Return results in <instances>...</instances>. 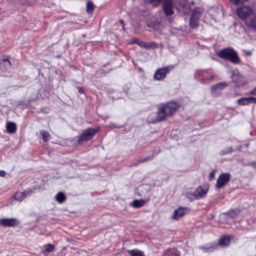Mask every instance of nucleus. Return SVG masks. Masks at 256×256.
<instances>
[{
    "instance_id": "nucleus-8",
    "label": "nucleus",
    "mask_w": 256,
    "mask_h": 256,
    "mask_svg": "<svg viewBox=\"0 0 256 256\" xmlns=\"http://www.w3.org/2000/svg\"><path fill=\"white\" fill-rule=\"evenodd\" d=\"M230 174L228 173H224L219 176L216 183V187L220 188L226 185L230 180Z\"/></svg>"
},
{
    "instance_id": "nucleus-18",
    "label": "nucleus",
    "mask_w": 256,
    "mask_h": 256,
    "mask_svg": "<svg viewBox=\"0 0 256 256\" xmlns=\"http://www.w3.org/2000/svg\"><path fill=\"white\" fill-rule=\"evenodd\" d=\"M54 249V246L53 244H48L43 246L42 248V253L45 255L48 253L52 252Z\"/></svg>"
},
{
    "instance_id": "nucleus-11",
    "label": "nucleus",
    "mask_w": 256,
    "mask_h": 256,
    "mask_svg": "<svg viewBox=\"0 0 256 256\" xmlns=\"http://www.w3.org/2000/svg\"><path fill=\"white\" fill-rule=\"evenodd\" d=\"M236 102L237 104L240 106H246L252 103L256 104L255 97H242L238 99Z\"/></svg>"
},
{
    "instance_id": "nucleus-27",
    "label": "nucleus",
    "mask_w": 256,
    "mask_h": 256,
    "mask_svg": "<svg viewBox=\"0 0 256 256\" xmlns=\"http://www.w3.org/2000/svg\"><path fill=\"white\" fill-rule=\"evenodd\" d=\"M238 214L239 210H230L226 214H223L222 216H228L233 218H236Z\"/></svg>"
},
{
    "instance_id": "nucleus-1",
    "label": "nucleus",
    "mask_w": 256,
    "mask_h": 256,
    "mask_svg": "<svg viewBox=\"0 0 256 256\" xmlns=\"http://www.w3.org/2000/svg\"><path fill=\"white\" fill-rule=\"evenodd\" d=\"M178 108V105L174 102H169L161 105L157 112V120L161 121L170 116L176 112Z\"/></svg>"
},
{
    "instance_id": "nucleus-41",
    "label": "nucleus",
    "mask_w": 256,
    "mask_h": 256,
    "mask_svg": "<svg viewBox=\"0 0 256 256\" xmlns=\"http://www.w3.org/2000/svg\"><path fill=\"white\" fill-rule=\"evenodd\" d=\"M79 92H80V93H83V92H84L83 90H82V88H80L79 89Z\"/></svg>"
},
{
    "instance_id": "nucleus-9",
    "label": "nucleus",
    "mask_w": 256,
    "mask_h": 256,
    "mask_svg": "<svg viewBox=\"0 0 256 256\" xmlns=\"http://www.w3.org/2000/svg\"><path fill=\"white\" fill-rule=\"evenodd\" d=\"M189 209L188 208L179 207L175 210L172 216V218L174 220H178L188 213Z\"/></svg>"
},
{
    "instance_id": "nucleus-16",
    "label": "nucleus",
    "mask_w": 256,
    "mask_h": 256,
    "mask_svg": "<svg viewBox=\"0 0 256 256\" xmlns=\"http://www.w3.org/2000/svg\"><path fill=\"white\" fill-rule=\"evenodd\" d=\"M11 62L7 58H3L0 60V69L5 71L10 68Z\"/></svg>"
},
{
    "instance_id": "nucleus-15",
    "label": "nucleus",
    "mask_w": 256,
    "mask_h": 256,
    "mask_svg": "<svg viewBox=\"0 0 256 256\" xmlns=\"http://www.w3.org/2000/svg\"><path fill=\"white\" fill-rule=\"evenodd\" d=\"M245 23L248 27L256 30V13L248 20H246Z\"/></svg>"
},
{
    "instance_id": "nucleus-21",
    "label": "nucleus",
    "mask_w": 256,
    "mask_h": 256,
    "mask_svg": "<svg viewBox=\"0 0 256 256\" xmlns=\"http://www.w3.org/2000/svg\"><path fill=\"white\" fill-rule=\"evenodd\" d=\"M202 14V10L200 8H195L192 14V16L190 18H192V20L196 19L199 20L200 17L201 16Z\"/></svg>"
},
{
    "instance_id": "nucleus-10",
    "label": "nucleus",
    "mask_w": 256,
    "mask_h": 256,
    "mask_svg": "<svg viewBox=\"0 0 256 256\" xmlns=\"http://www.w3.org/2000/svg\"><path fill=\"white\" fill-rule=\"evenodd\" d=\"M190 8V3L188 0H179L178 10L184 14H188Z\"/></svg>"
},
{
    "instance_id": "nucleus-7",
    "label": "nucleus",
    "mask_w": 256,
    "mask_h": 256,
    "mask_svg": "<svg viewBox=\"0 0 256 256\" xmlns=\"http://www.w3.org/2000/svg\"><path fill=\"white\" fill-rule=\"evenodd\" d=\"M162 8L166 16H171L173 14L174 6L172 0H165L164 1Z\"/></svg>"
},
{
    "instance_id": "nucleus-36",
    "label": "nucleus",
    "mask_w": 256,
    "mask_h": 256,
    "mask_svg": "<svg viewBox=\"0 0 256 256\" xmlns=\"http://www.w3.org/2000/svg\"><path fill=\"white\" fill-rule=\"evenodd\" d=\"M204 73V72L203 70H198L196 72V74L198 76H203Z\"/></svg>"
},
{
    "instance_id": "nucleus-25",
    "label": "nucleus",
    "mask_w": 256,
    "mask_h": 256,
    "mask_svg": "<svg viewBox=\"0 0 256 256\" xmlns=\"http://www.w3.org/2000/svg\"><path fill=\"white\" fill-rule=\"evenodd\" d=\"M230 238L228 236H224L218 240V244L222 246H226L229 244Z\"/></svg>"
},
{
    "instance_id": "nucleus-38",
    "label": "nucleus",
    "mask_w": 256,
    "mask_h": 256,
    "mask_svg": "<svg viewBox=\"0 0 256 256\" xmlns=\"http://www.w3.org/2000/svg\"><path fill=\"white\" fill-rule=\"evenodd\" d=\"M6 172L4 170H0V176L4 177L6 176Z\"/></svg>"
},
{
    "instance_id": "nucleus-6",
    "label": "nucleus",
    "mask_w": 256,
    "mask_h": 256,
    "mask_svg": "<svg viewBox=\"0 0 256 256\" xmlns=\"http://www.w3.org/2000/svg\"><path fill=\"white\" fill-rule=\"evenodd\" d=\"M174 68V66L170 65L166 67L159 68L156 72L154 76L155 79L162 80L164 79L171 70Z\"/></svg>"
},
{
    "instance_id": "nucleus-33",
    "label": "nucleus",
    "mask_w": 256,
    "mask_h": 256,
    "mask_svg": "<svg viewBox=\"0 0 256 256\" xmlns=\"http://www.w3.org/2000/svg\"><path fill=\"white\" fill-rule=\"evenodd\" d=\"M150 158L149 157H148V158H141V159H140L138 162H136V164H134V165L136 166V165H138V164L140 163H141V162H146L148 160H150Z\"/></svg>"
},
{
    "instance_id": "nucleus-19",
    "label": "nucleus",
    "mask_w": 256,
    "mask_h": 256,
    "mask_svg": "<svg viewBox=\"0 0 256 256\" xmlns=\"http://www.w3.org/2000/svg\"><path fill=\"white\" fill-rule=\"evenodd\" d=\"M7 131L10 134L14 133L16 130V126L14 122H8L6 125Z\"/></svg>"
},
{
    "instance_id": "nucleus-44",
    "label": "nucleus",
    "mask_w": 256,
    "mask_h": 256,
    "mask_svg": "<svg viewBox=\"0 0 256 256\" xmlns=\"http://www.w3.org/2000/svg\"><path fill=\"white\" fill-rule=\"evenodd\" d=\"M251 54V53H250V52H247V54Z\"/></svg>"
},
{
    "instance_id": "nucleus-14",
    "label": "nucleus",
    "mask_w": 256,
    "mask_h": 256,
    "mask_svg": "<svg viewBox=\"0 0 256 256\" xmlns=\"http://www.w3.org/2000/svg\"><path fill=\"white\" fill-rule=\"evenodd\" d=\"M138 46L147 50L156 49L158 48V44L153 42H139Z\"/></svg>"
},
{
    "instance_id": "nucleus-23",
    "label": "nucleus",
    "mask_w": 256,
    "mask_h": 256,
    "mask_svg": "<svg viewBox=\"0 0 256 256\" xmlns=\"http://www.w3.org/2000/svg\"><path fill=\"white\" fill-rule=\"evenodd\" d=\"M56 200L60 204L63 203L66 200V195L62 192H59L56 196Z\"/></svg>"
},
{
    "instance_id": "nucleus-30",
    "label": "nucleus",
    "mask_w": 256,
    "mask_h": 256,
    "mask_svg": "<svg viewBox=\"0 0 256 256\" xmlns=\"http://www.w3.org/2000/svg\"><path fill=\"white\" fill-rule=\"evenodd\" d=\"M167 256H179V252L176 249H172L168 250L166 254Z\"/></svg>"
},
{
    "instance_id": "nucleus-20",
    "label": "nucleus",
    "mask_w": 256,
    "mask_h": 256,
    "mask_svg": "<svg viewBox=\"0 0 256 256\" xmlns=\"http://www.w3.org/2000/svg\"><path fill=\"white\" fill-rule=\"evenodd\" d=\"M28 194V193H27L26 191L22 192H16L14 194V199L16 200L21 202L26 197Z\"/></svg>"
},
{
    "instance_id": "nucleus-24",
    "label": "nucleus",
    "mask_w": 256,
    "mask_h": 256,
    "mask_svg": "<svg viewBox=\"0 0 256 256\" xmlns=\"http://www.w3.org/2000/svg\"><path fill=\"white\" fill-rule=\"evenodd\" d=\"M145 202L142 200H134L132 204V207L135 208H140L144 204Z\"/></svg>"
},
{
    "instance_id": "nucleus-42",
    "label": "nucleus",
    "mask_w": 256,
    "mask_h": 256,
    "mask_svg": "<svg viewBox=\"0 0 256 256\" xmlns=\"http://www.w3.org/2000/svg\"><path fill=\"white\" fill-rule=\"evenodd\" d=\"M120 22L122 24H124V22H123V20H120Z\"/></svg>"
},
{
    "instance_id": "nucleus-32",
    "label": "nucleus",
    "mask_w": 256,
    "mask_h": 256,
    "mask_svg": "<svg viewBox=\"0 0 256 256\" xmlns=\"http://www.w3.org/2000/svg\"><path fill=\"white\" fill-rule=\"evenodd\" d=\"M230 1L235 5H238L247 2L248 0H230Z\"/></svg>"
},
{
    "instance_id": "nucleus-46",
    "label": "nucleus",
    "mask_w": 256,
    "mask_h": 256,
    "mask_svg": "<svg viewBox=\"0 0 256 256\" xmlns=\"http://www.w3.org/2000/svg\"><path fill=\"white\" fill-rule=\"evenodd\" d=\"M165 256H167L166 255Z\"/></svg>"
},
{
    "instance_id": "nucleus-12",
    "label": "nucleus",
    "mask_w": 256,
    "mask_h": 256,
    "mask_svg": "<svg viewBox=\"0 0 256 256\" xmlns=\"http://www.w3.org/2000/svg\"><path fill=\"white\" fill-rule=\"evenodd\" d=\"M231 78L232 82L236 84L238 86L242 84V76L237 70H234L231 72Z\"/></svg>"
},
{
    "instance_id": "nucleus-4",
    "label": "nucleus",
    "mask_w": 256,
    "mask_h": 256,
    "mask_svg": "<svg viewBox=\"0 0 256 256\" xmlns=\"http://www.w3.org/2000/svg\"><path fill=\"white\" fill-rule=\"evenodd\" d=\"M98 130L99 128H90L84 130L79 136L78 142L80 144L92 140Z\"/></svg>"
},
{
    "instance_id": "nucleus-28",
    "label": "nucleus",
    "mask_w": 256,
    "mask_h": 256,
    "mask_svg": "<svg viewBox=\"0 0 256 256\" xmlns=\"http://www.w3.org/2000/svg\"><path fill=\"white\" fill-rule=\"evenodd\" d=\"M40 133L42 136V140L44 142H46L48 141L50 137L48 132L44 130H42L40 131Z\"/></svg>"
},
{
    "instance_id": "nucleus-13",
    "label": "nucleus",
    "mask_w": 256,
    "mask_h": 256,
    "mask_svg": "<svg viewBox=\"0 0 256 256\" xmlns=\"http://www.w3.org/2000/svg\"><path fill=\"white\" fill-rule=\"evenodd\" d=\"M19 224L16 219L11 218H2L0 220V224L4 226H15Z\"/></svg>"
},
{
    "instance_id": "nucleus-29",
    "label": "nucleus",
    "mask_w": 256,
    "mask_h": 256,
    "mask_svg": "<svg viewBox=\"0 0 256 256\" xmlns=\"http://www.w3.org/2000/svg\"><path fill=\"white\" fill-rule=\"evenodd\" d=\"M94 6L91 2H88L86 4V12L88 14L92 13L94 11Z\"/></svg>"
},
{
    "instance_id": "nucleus-3",
    "label": "nucleus",
    "mask_w": 256,
    "mask_h": 256,
    "mask_svg": "<svg viewBox=\"0 0 256 256\" xmlns=\"http://www.w3.org/2000/svg\"><path fill=\"white\" fill-rule=\"evenodd\" d=\"M209 190V186L208 184H204L199 186L196 188L193 193L187 194V197L191 198L192 196H194L196 200L202 198L206 196Z\"/></svg>"
},
{
    "instance_id": "nucleus-34",
    "label": "nucleus",
    "mask_w": 256,
    "mask_h": 256,
    "mask_svg": "<svg viewBox=\"0 0 256 256\" xmlns=\"http://www.w3.org/2000/svg\"><path fill=\"white\" fill-rule=\"evenodd\" d=\"M249 94L251 95L256 96V86L250 90Z\"/></svg>"
},
{
    "instance_id": "nucleus-2",
    "label": "nucleus",
    "mask_w": 256,
    "mask_h": 256,
    "mask_svg": "<svg viewBox=\"0 0 256 256\" xmlns=\"http://www.w3.org/2000/svg\"><path fill=\"white\" fill-rule=\"evenodd\" d=\"M218 55L220 58L228 60L234 64H238L240 62L236 52L232 48H227L220 50Z\"/></svg>"
},
{
    "instance_id": "nucleus-37",
    "label": "nucleus",
    "mask_w": 256,
    "mask_h": 256,
    "mask_svg": "<svg viewBox=\"0 0 256 256\" xmlns=\"http://www.w3.org/2000/svg\"><path fill=\"white\" fill-rule=\"evenodd\" d=\"M232 151V150L230 149V150L228 151V150H226V152H225V151H222L220 152V154H221L224 155V154H226Z\"/></svg>"
},
{
    "instance_id": "nucleus-45",
    "label": "nucleus",
    "mask_w": 256,
    "mask_h": 256,
    "mask_svg": "<svg viewBox=\"0 0 256 256\" xmlns=\"http://www.w3.org/2000/svg\"><path fill=\"white\" fill-rule=\"evenodd\" d=\"M255 102L256 104V98H255Z\"/></svg>"
},
{
    "instance_id": "nucleus-35",
    "label": "nucleus",
    "mask_w": 256,
    "mask_h": 256,
    "mask_svg": "<svg viewBox=\"0 0 256 256\" xmlns=\"http://www.w3.org/2000/svg\"><path fill=\"white\" fill-rule=\"evenodd\" d=\"M214 172H210V175H209V178L210 180H212L214 179Z\"/></svg>"
},
{
    "instance_id": "nucleus-5",
    "label": "nucleus",
    "mask_w": 256,
    "mask_h": 256,
    "mask_svg": "<svg viewBox=\"0 0 256 256\" xmlns=\"http://www.w3.org/2000/svg\"><path fill=\"white\" fill-rule=\"evenodd\" d=\"M253 12L252 8L250 6H244L236 10V14L242 20H246Z\"/></svg>"
},
{
    "instance_id": "nucleus-26",
    "label": "nucleus",
    "mask_w": 256,
    "mask_h": 256,
    "mask_svg": "<svg viewBox=\"0 0 256 256\" xmlns=\"http://www.w3.org/2000/svg\"><path fill=\"white\" fill-rule=\"evenodd\" d=\"M165 0H144L145 3L150 4L153 6H158L160 4H162Z\"/></svg>"
},
{
    "instance_id": "nucleus-22",
    "label": "nucleus",
    "mask_w": 256,
    "mask_h": 256,
    "mask_svg": "<svg viewBox=\"0 0 256 256\" xmlns=\"http://www.w3.org/2000/svg\"><path fill=\"white\" fill-rule=\"evenodd\" d=\"M128 252L130 256H144V252L142 251L137 249L128 250Z\"/></svg>"
},
{
    "instance_id": "nucleus-17",
    "label": "nucleus",
    "mask_w": 256,
    "mask_h": 256,
    "mask_svg": "<svg viewBox=\"0 0 256 256\" xmlns=\"http://www.w3.org/2000/svg\"><path fill=\"white\" fill-rule=\"evenodd\" d=\"M227 86V84L226 82H222L213 85L211 87L212 92L214 93L217 90H222Z\"/></svg>"
},
{
    "instance_id": "nucleus-31",
    "label": "nucleus",
    "mask_w": 256,
    "mask_h": 256,
    "mask_svg": "<svg viewBox=\"0 0 256 256\" xmlns=\"http://www.w3.org/2000/svg\"><path fill=\"white\" fill-rule=\"evenodd\" d=\"M198 24V20L196 19L192 20V18H190V28H194L196 27Z\"/></svg>"
},
{
    "instance_id": "nucleus-40",
    "label": "nucleus",
    "mask_w": 256,
    "mask_h": 256,
    "mask_svg": "<svg viewBox=\"0 0 256 256\" xmlns=\"http://www.w3.org/2000/svg\"><path fill=\"white\" fill-rule=\"evenodd\" d=\"M212 76H209V77L206 78V79L208 80H212Z\"/></svg>"
},
{
    "instance_id": "nucleus-43",
    "label": "nucleus",
    "mask_w": 256,
    "mask_h": 256,
    "mask_svg": "<svg viewBox=\"0 0 256 256\" xmlns=\"http://www.w3.org/2000/svg\"><path fill=\"white\" fill-rule=\"evenodd\" d=\"M190 3L192 4H194V2L192 1V2H190Z\"/></svg>"
},
{
    "instance_id": "nucleus-39",
    "label": "nucleus",
    "mask_w": 256,
    "mask_h": 256,
    "mask_svg": "<svg viewBox=\"0 0 256 256\" xmlns=\"http://www.w3.org/2000/svg\"><path fill=\"white\" fill-rule=\"evenodd\" d=\"M139 42H143L142 41L138 39H134V40L133 42L134 44H137L138 45Z\"/></svg>"
}]
</instances>
